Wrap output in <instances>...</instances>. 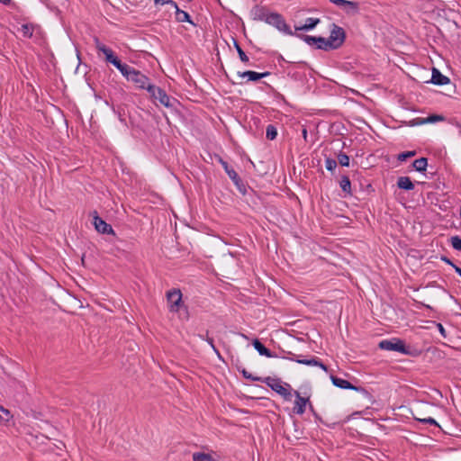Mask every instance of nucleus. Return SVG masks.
Returning a JSON list of instances; mask_svg holds the SVG:
<instances>
[{
	"label": "nucleus",
	"mask_w": 461,
	"mask_h": 461,
	"mask_svg": "<svg viewBox=\"0 0 461 461\" xmlns=\"http://www.w3.org/2000/svg\"><path fill=\"white\" fill-rule=\"evenodd\" d=\"M251 13L254 20L263 21L285 34L294 35V32L286 23L283 15L276 12H271L267 6L256 5L253 7Z\"/></svg>",
	"instance_id": "nucleus-1"
},
{
	"label": "nucleus",
	"mask_w": 461,
	"mask_h": 461,
	"mask_svg": "<svg viewBox=\"0 0 461 461\" xmlns=\"http://www.w3.org/2000/svg\"><path fill=\"white\" fill-rule=\"evenodd\" d=\"M269 386L276 393L280 394L285 401H290L292 398L291 386L288 384H285L286 387L282 384V382L278 378H272L270 376L262 377L261 381Z\"/></svg>",
	"instance_id": "nucleus-2"
},
{
	"label": "nucleus",
	"mask_w": 461,
	"mask_h": 461,
	"mask_svg": "<svg viewBox=\"0 0 461 461\" xmlns=\"http://www.w3.org/2000/svg\"><path fill=\"white\" fill-rule=\"evenodd\" d=\"M327 40L328 48H330V50H337L343 45L346 40V32L342 27L335 23H332L330 34L329 38H327Z\"/></svg>",
	"instance_id": "nucleus-3"
},
{
	"label": "nucleus",
	"mask_w": 461,
	"mask_h": 461,
	"mask_svg": "<svg viewBox=\"0 0 461 461\" xmlns=\"http://www.w3.org/2000/svg\"><path fill=\"white\" fill-rule=\"evenodd\" d=\"M327 40L328 48H330V50H337L343 45L346 40V32L342 27L335 23H332L330 34L329 38H327Z\"/></svg>",
	"instance_id": "nucleus-4"
},
{
	"label": "nucleus",
	"mask_w": 461,
	"mask_h": 461,
	"mask_svg": "<svg viewBox=\"0 0 461 461\" xmlns=\"http://www.w3.org/2000/svg\"><path fill=\"white\" fill-rule=\"evenodd\" d=\"M219 162L224 168L226 174L229 176V177L233 181L234 185H236L237 189L240 191V193L243 195H245L248 193V187L242 181V179L240 177L238 173L229 166L228 162L223 160L221 157H219Z\"/></svg>",
	"instance_id": "nucleus-5"
},
{
	"label": "nucleus",
	"mask_w": 461,
	"mask_h": 461,
	"mask_svg": "<svg viewBox=\"0 0 461 461\" xmlns=\"http://www.w3.org/2000/svg\"><path fill=\"white\" fill-rule=\"evenodd\" d=\"M287 355L291 357H283V358L289 359L291 361H295L298 364L305 365V366H319L323 371L328 372V366L317 357L312 356L310 358H303V356H295L292 352H285Z\"/></svg>",
	"instance_id": "nucleus-6"
},
{
	"label": "nucleus",
	"mask_w": 461,
	"mask_h": 461,
	"mask_svg": "<svg viewBox=\"0 0 461 461\" xmlns=\"http://www.w3.org/2000/svg\"><path fill=\"white\" fill-rule=\"evenodd\" d=\"M148 92L154 101H158L166 107H173L174 104L171 102V97L161 87L155 85L149 86Z\"/></svg>",
	"instance_id": "nucleus-7"
},
{
	"label": "nucleus",
	"mask_w": 461,
	"mask_h": 461,
	"mask_svg": "<svg viewBox=\"0 0 461 461\" xmlns=\"http://www.w3.org/2000/svg\"><path fill=\"white\" fill-rule=\"evenodd\" d=\"M379 348L384 350L396 351L403 354H408L409 350L403 340L400 339H384L379 342Z\"/></svg>",
	"instance_id": "nucleus-8"
},
{
	"label": "nucleus",
	"mask_w": 461,
	"mask_h": 461,
	"mask_svg": "<svg viewBox=\"0 0 461 461\" xmlns=\"http://www.w3.org/2000/svg\"><path fill=\"white\" fill-rule=\"evenodd\" d=\"M167 300L171 312L179 311L182 304V293L179 289H172L167 292Z\"/></svg>",
	"instance_id": "nucleus-9"
},
{
	"label": "nucleus",
	"mask_w": 461,
	"mask_h": 461,
	"mask_svg": "<svg viewBox=\"0 0 461 461\" xmlns=\"http://www.w3.org/2000/svg\"><path fill=\"white\" fill-rule=\"evenodd\" d=\"M128 81H131L132 83H134L136 87L140 89L148 90L149 86L153 85L149 82V78L146 75H144L140 70H137L135 68L131 71V74L128 78Z\"/></svg>",
	"instance_id": "nucleus-10"
},
{
	"label": "nucleus",
	"mask_w": 461,
	"mask_h": 461,
	"mask_svg": "<svg viewBox=\"0 0 461 461\" xmlns=\"http://www.w3.org/2000/svg\"><path fill=\"white\" fill-rule=\"evenodd\" d=\"M332 4L341 8L346 14L355 15L359 13V3L348 0H330Z\"/></svg>",
	"instance_id": "nucleus-11"
},
{
	"label": "nucleus",
	"mask_w": 461,
	"mask_h": 461,
	"mask_svg": "<svg viewBox=\"0 0 461 461\" xmlns=\"http://www.w3.org/2000/svg\"><path fill=\"white\" fill-rule=\"evenodd\" d=\"M95 41L96 50L105 56L106 62L111 63L113 66L119 62L120 59L115 55L112 49L100 42L98 38H95Z\"/></svg>",
	"instance_id": "nucleus-12"
},
{
	"label": "nucleus",
	"mask_w": 461,
	"mask_h": 461,
	"mask_svg": "<svg viewBox=\"0 0 461 461\" xmlns=\"http://www.w3.org/2000/svg\"><path fill=\"white\" fill-rule=\"evenodd\" d=\"M95 41L96 50L105 56L106 62L111 63L113 66L119 62L120 59L115 55L112 49L100 42L98 38H95Z\"/></svg>",
	"instance_id": "nucleus-13"
},
{
	"label": "nucleus",
	"mask_w": 461,
	"mask_h": 461,
	"mask_svg": "<svg viewBox=\"0 0 461 461\" xmlns=\"http://www.w3.org/2000/svg\"><path fill=\"white\" fill-rule=\"evenodd\" d=\"M95 41L96 50L105 56L106 62L111 63L113 66L119 62L120 59L115 55L112 49L100 42L98 38H95Z\"/></svg>",
	"instance_id": "nucleus-14"
},
{
	"label": "nucleus",
	"mask_w": 461,
	"mask_h": 461,
	"mask_svg": "<svg viewBox=\"0 0 461 461\" xmlns=\"http://www.w3.org/2000/svg\"><path fill=\"white\" fill-rule=\"evenodd\" d=\"M330 380L336 387L341 388V389H350L356 392H360L365 394H368V392L361 386H356L352 384L349 381L339 378L336 375H330Z\"/></svg>",
	"instance_id": "nucleus-15"
},
{
	"label": "nucleus",
	"mask_w": 461,
	"mask_h": 461,
	"mask_svg": "<svg viewBox=\"0 0 461 461\" xmlns=\"http://www.w3.org/2000/svg\"><path fill=\"white\" fill-rule=\"evenodd\" d=\"M93 223L95 225V230L102 234H114L113 227L106 223L101 217L98 216L96 211L94 212Z\"/></svg>",
	"instance_id": "nucleus-16"
},
{
	"label": "nucleus",
	"mask_w": 461,
	"mask_h": 461,
	"mask_svg": "<svg viewBox=\"0 0 461 461\" xmlns=\"http://www.w3.org/2000/svg\"><path fill=\"white\" fill-rule=\"evenodd\" d=\"M296 400L294 402V412L302 415L305 411L306 405L310 403L309 397H303L299 392L294 391Z\"/></svg>",
	"instance_id": "nucleus-17"
},
{
	"label": "nucleus",
	"mask_w": 461,
	"mask_h": 461,
	"mask_svg": "<svg viewBox=\"0 0 461 461\" xmlns=\"http://www.w3.org/2000/svg\"><path fill=\"white\" fill-rule=\"evenodd\" d=\"M238 75L240 77H248L249 81L257 82V81L269 76L270 72L266 71L263 73H258V72L252 71V70H247L244 72H238Z\"/></svg>",
	"instance_id": "nucleus-18"
},
{
	"label": "nucleus",
	"mask_w": 461,
	"mask_h": 461,
	"mask_svg": "<svg viewBox=\"0 0 461 461\" xmlns=\"http://www.w3.org/2000/svg\"><path fill=\"white\" fill-rule=\"evenodd\" d=\"M429 82L437 86H444L448 84L450 79L444 76L438 68H433L432 76Z\"/></svg>",
	"instance_id": "nucleus-19"
},
{
	"label": "nucleus",
	"mask_w": 461,
	"mask_h": 461,
	"mask_svg": "<svg viewBox=\"0 0 461 461\" xmlns=\"http://www.w3.org/2000/svg\"><path fill=\"white\" fill-rule=\"evenodd\" d=\"M252 345L254 348L259 353L261 356H265L267 357H276L277 356L273 353L270 349L266 348L264 344L258 339H255L252 341Z\"/></svg>",
	"instance_id": "nucleus-20"
},
{
	"label": "nucleus",
	"mask_w": 461,
	"mask_h": 461,
	"mask_svg": "<svg viewBox=\"0 0 461 461\" xmlns=\"http://www.w3.org/2000/svg\"><path fill=\"white\" fill-rule=\"evenodd\" d=\"M321 20L319 18L309 17L305 20V23L301 26H294L295 31H311L314 29Z\"/></svg>",
	"instance_id": "nucleus-21"
},
{
	"label": "nucleus",
	"mask_w": 461,
	"mask_h": 461,
	"mask_svg": "<svg viewBox=\"0 0 461 461\" xmlns=\"http://www.w3.org/2000/svg\"><path fill=\"white\" fill-rule=\"evenodd\" d=\"M397 187L404 191L414 189V184L409 176H400L397 179Z\"/></svg>",
	"instance_id": "nucleus-22"
},
{
	"label": "nucleus",
	"mask_w": 461,
	"mask_h": 461,
	"mask_svg": "<svg viewBox=\"0 0 461 461\" xmlns=\"http://www.w3.org/2000/svg\"><path fill=\"white\" fill-rule=\"evenodd\" d=\"M175 14H176V21L177 23H188L194 27L196 26V23H194V21L191 19L190 14L187 12L183 11L181 9H177V11L175 12Z\"/></svg>",
	"instance_id": "nucleus-23"
},
{
	"label": "nucleus",
	"mask_w": 461,
	"mask_h": 461,
	"mask_svg": "<svg viewBox=\"0 0 461 461\" xmlns=\"http://www.w3.org/2000/svg\"><path fill=\"white\" fill-rule=\"evenodd\" d=\"M114 67L122 73L124 77H126L127 80L130 77L131 71L134 69V68L122 62L121 59L117 64L114 65Z\"/></svg>",
	"instance_id": "nucleus-24"
},
{
	"label": "nucleus",
	"mask_w": 461,
	"mask_h": 461,
	"mask_svg": "<svg viewBox=\"0 0 461 461\" xmlns=\"http://www.w3.org/2000/svg\"><path fill=\"white\" fill-rule=\"evenodd\" d=\"M339 186L345 193V196L352 195L351 182L348 176H342L339 181Z\"/></svg>",
	"instance_id": "nucleus-25"
},
{
	"label": "nucleus",
	"mask_w": 461,
	"mask_h": 461,
	"mask_svg": "<svg viewBox=\"0 0 461 461\" xmlns=\"http://www.w3.org/2000/svg\"><path fill=\"white\" fill-rule=\"evenodd\" d=\"M39 25L35 23H24L22 25L21 32L23 33V36L28 39H31L33 35V32L36 28H38Z\"/></svg>",
	"instance_id": "nucleus-26"
},
{
	"label": "nucleus",
	"mask_w": 461,
	"mask_h": 461,
	"mask_svg": "<svg viewBox=\"0 0 461 461\" xmlns=\"http://www.w3.org/2000/svg\"><path fill=\"white\" fill-rule=\"evenodd\" d=\"M428 166V159L426 158H420L415 159L412 162V167L417 170L418 172H423L426 170V167Z\"/></svg>",
	"instance_id": "nucleus-27"
},
{
	"label": "nucleus",
	"mask_w": 461,
	"mask_h": 461,
	"mask_svg": "<svg viewBox=\"0 0 461 461\" xmlns=\"http://www.w3.org/2000/svg\"><path fill=\"white\" fill-rule=\"evenodd\" d=\"M13 418L10 411L0 405V422L7 425L10 420Z\"/></svg>",
	"instance_id": "nucleus-28"
},
{
	"label": "nucleus",
	"mask_w": 461,
	"mask_h": 461,
	"mask_svg": "<svg viewBox=\"0 0 461 461\" xmlns=\"http://www.w3.org/2000/svg\"><path fill=\"white\" fill-rule=\"evenodd\" d=\"M232 41H233L234 48L236 49V50L239 54L240 59L244 63H248L249 61L248 55L243 51V50L241 49L240 43L238 42V41L236 39L232 38Z\"/></svg>",
	"instance_id": "nucleus-29"
},
{
	"label": "nucleus",
	"mask_w": 461,
	"mask_h": 461,
	"mask_svg": "<svg viewBox=\"0 0 461 461\" xmlns=\"http://www.w3.org/2000/svg\"><path fill=\"white\" fill-rule=\"evenodd\" d=\"M238 370L242 374V376L245 379L253 381V382H260L261 378L260 376L253 375L251 373L248 372L246 368L241 367L240 366H237Z\"/></svg>",
	"instance_id": "nucleus-30"
},
{
	"label": "nucleus",
	"mask_w": 461,
	"mask_h": 461,
	"mask_svg": "<svg viewBox=\"0 0 461 461\" xmlns=\"http://www.w3.org/2000/svg\"><path fill=\"white\" fill-rule=\"evenodd\" d=\"M277 136V130L275 125L268 124L266 129V138L269 140H274Z\"/></svg>",
	"instance_id": "nucleus-31"
},
{
	"label": "nucleus",
	"mask_w": 461,
	"mask_h": 461,
	"mask_svg": "<svg viewBox=\"0 0 461 461\" xmlns=\"http://www.w3.org/2000/svg\"><path fill=\"white\" fill-rule=\"evenodd\" d=\"M413 418H414L415 420H417V421H419L420 423L429 424V425H433L435 427L440 428L439 424L436 421V420H434L431 417L420 418V417H417V416L413 415Z\"/></svg>",
	"instance_id": "nucleus-32"
},
{
	"label": "nucleus",
	"mask_w": 461,
	"mask_h": 461,
	"mask_svg": "<svg viewBox=\"0 0 461 461\" xmlns=\"http://www.w3.org/2000/svg\"><path fill=\"white\" fill-rule=\"evenodd\" d=\"M193 461H214L210 454L196 452L193 454Z\"/></svg>",
	"instance_id": "nucleus-33"
},
{
	"label": "nucleus",
	"mask_w": 461,
	"mask_h": 461,
	"mask_svg": "<svg viewBox=\"0 0 461 461\" xmlns=\"http://www.w3.org/2000/svg\"><path fill=\"white\" fill-rule=\"evenodd\" d=\"M298 38L303 40L308 45L313 46L317 44V36H311L305 34H295Z\"/></svg>",
	"instance_id": "nucleus-34"
},
{
	"label": "nucleus",
	"mask_w": 461,
	"mask_h": 461,
	"mask_svg": "<svg viewBox=\"0 0 461 461\" xmlns=\"http://www.w3.org/2000/svg\"><path fill=\"white\" fill-rule=\"evenodd\" d=\"M316 48L318 50H330V48H328V40L324 37L319 36L317 39V44Z\"/></svg>",
	"instance_id": "nucleus-35"
},
{
	"label": "nucleus",
	"mask_w": 461,
	"mask_h": 461,
	"mask_svg": "<svg viewBox=\"0 0 461 461\" xmlns=\"http://www.w3.org/2000/svg\"><path fill=\"white\" fill-rule=\"evenodd\" d=\"M338 161L342 167H349V157L344 152L338 155Z\"/></svg>",
	"instance_id": "nucleus-36"
},
{
	"label": "nucleus",
	"mask_w": 461,
	"mask_h": 461,
	"mask_svg": "<svg viewBox=\"0 0 461 461\" xmlns=\"http://www.w3.org/2000/svg\"><path fill=\"white\" fill-rule=\"evenodd\" d=\"M415 155H416V151L415 150L404 151V152H402V153L398 154L397 159L399 161L402 162V161L407 160L410 158L414 157Z\"/></svg>",
	"instance_id": "nucleus-37"
},
{
	"label": "nucleus",
	"mask_w": 461,
	"mask_h": 461,
	"mask_svg": "<svg viewBox=\"0 0 461 461\" xmlns=\"http://www.w3.org/2000/svg\"><path fill=\"white\" fill-rule=\"evenodd\" d=\"M445 121V117L440 114H431L428 117H426V123H435L438 122H443Z\"/></svg>",
	"instance_id": "nucleus-38"
},
{
	"label": "nucleus",
	"mask_w": 461,
	"mask_h": 461,
	"mask_svg": "<svg viewBox=\"0 0 461 461\" xmlns=\"http://www.w3.org/2000/svg\"><path fill=\"white\" fill-rule=\"evenodd\" d=\"M325 167L328 171L333 172L337 167V161L331 158H326Z\"/></svg>",
	"instance_id": "nucleus-39"
},
{
	"label": "nucleus",
	"mask_w": 461,
	"mask_h": 461,
	"mask_svg": "<svg viewBox=\"0 0 461 461\" xmlns=\"http://www.w3.org/2000/svg\"><path fill=\"white\" fill-rule=\"evenodd\" d=\"M209 331L207 330L206 331V336L203 337V336H200L202 339H204L207 341V343L211 346V348H212V350L220 357V352L219 350L217 349V348L215 347L214 345V342H213V339L209 337L208 335Z\"/></svg>",
	"instance_id": "nucleus-40"
},
{
	"label": "nucleus",
	"mask_w": 461,
	"mask_h": 461,
	"mask_svg": "<svg viewBox=\"0 0 461 461\" xmlns=\"http://www.w3.org/2000/svg\"><path fill=\"white\" fill-rule=\"evenodd\" d=\"M450 241L454 249L461 251V238L459 236L451 237Z\"/></svg>",
	"instance_id": "nucleus-41"
},
{
	"label": "nucleus",
	"mask_w": 461,
	"mask_h": 461,
	"mask_svg": "<svg viewBox=\"0 0 461 461\" xmlns=\"http://www.w3.org/2000/svg\"><path fill=\"white\" fill-rule=\"evenodd\" d=\"M408 126H418V125H423V124H427L426 123V118H420V117H418V118H415V119H412L411 121H410L409 122L406 123Z\"/></svg>",
	"instance_id": "nucleus-42"
},
{
	"label": "nucleus",
	"mask_w": 461,
	"mask_h": 461,
	"mask_svg": "<svg viewBox=\"0 0 461 461\" xmlns=\"http://www.w3.org/2000/svg\"><path fill=\"white\" fill-rule=\"evenodd\" d=\"M113 111L118 114L119 120L126 125V120L124 117V109L122 107H119L117 111L113 109Z\"/></svg>",
	"instance_id": "nucleus-43"
},
{
	"label": "nucleus",
	"mask_w": 461,
	"mask_h": 461,
	"mask_svg": "<svg viewBox=\"0 0 461 461\" xmlns=\"http://www.w3.org/2000/svg\"><path fill=\"white\" fill-rule=\"evenodd\" d=\"M434 323L436 324V326H437L439 333L441 334V336L443 338H447V331H446L445 328L443 327V325L441 323H436L435 321H434Z\"/></svg>",
	"instance_id": "nucleus-44"
},
{
	"label": "nucleus",
	"mask_w": 461,
	"mask_h": 461,
	"mask_svg": "<svg viewBox=\"0 0 461 461\" xmlns=\"http://www.w3.org/2000/svg\"><path fill=\"white\" fill-rule=\"evenodd\" d=\"M0 3H2L5 5L11 6L13 8L18 9L19 7L16 5L15 3H14L12 0H0Z\"/></svg>",
	"instance_id": "nucleus-45"
},
{
	"label": "nucleus",
	"mask_w": 461,
	"mask_h": 461,
	"mask_svg": "<svg viewBox=\"0 0 461 461\" xmlns=\"http://www.w3.org/2000/svg\"><path fill=\"white\" fill-rule=\"evenodd\" d=\"M167 5H170L171 7H173V8L175 9V12H176V11H177V9H180V8L178 7L177 4H176L175 1H173V0H167Z\"/></svg>",
	"instance_id": "nucleus-46"
},
{
	"label": "nucleus",
	"mask_w": 461,
	"mask_h": 461,
	"mask_svg": "<svg viewBox=\"0 0 461 461\" xmlns=\"http://www.w3.org/2000/svg\"><path fill=\"white\" fill-rule=\"evenodd\" d=\"M452 123L456 127L458 128L459 130V134L461 136V123L459 122H457L456 120H453L452 121Z\"/></svg>",
	"instance_id": "nucleus-47"
},
{
	"label": "nucleus",
	"mask_w": 461,
	"mask_h": 461,
	"mask_svg": "<svg viewBox=\"0 0 461 461\" xmlns=\"http://www.w3.org/2000/svg\"><path fill=\"white\" fill-rule=\"evenodd\" d=\"M441 260L446 262L447 264L450 265L453 267V265H455L449 258H447V257H442L441 258Z\"/></svg>",
	"instance_id": "nucleus-48"
},
{
	"label": "nucleus",
	"mask_w": 461,
	"mask_h": 461,
	"mask_svg": "<svg viewBox=\"0 0 461 461\" xmlns=\"http://www.w3.org/2000/svg\"><path fill=\"white\" fill-rule=\"evenodd\" d=\"M453 268L455 269V272L461 276V267H457L456 265H453Z\"/></svg>",
	"instance_id": "nucleus-49"
},
{
	"label": "nucleus",
	"mask_w": 461,
	"mask_h": 461,
	"mask_svg": "<svg viewBox=\"0 0 461 461\" xmlns=\"http://www.w3.org/2000/svg\"><path fill=\"white\" fill-rule=\"evenodd\" d=\"M167 0H154L155 5H167Z\"/></svg>",
	"instance_id": "nucleus-50"
},
{
	"label": "nucleus",
	"mask_w": 461,
	"mask_h": 461,
	"mask_svg": "<svg viewBox=\"0 0 461 461\" xmlns=\"http://www.w3.org/2000/svg\"><path fill=\"white\" fill-rule=\"evenodd\" d=\"M308 404H309L310 411H312L315 414V411H314L312 402H310V403H308Z\"/></svg>",
	"instance_id": "nucleus-51"
},
{
	"label": "nucleus",
	"mask_w": 461,
	"mask_h": 461,
	"mask_svg": "<svg viewBox=\"0 0 461 461\" xmlns=\"http://www.w3.org/2000/svg\"><path fill=\"white\" fill-rule=\"evenodd\" d=\"M303 136L304 139H306V137H307V130L306 129L303 130Z\"/></svg>",
	"instance_id": "nucleus-52"
},
{
	"label": "nucleus",
	"mask_w": 461,
	"mask_h": 461,
	"mask_svg": "<svg viewBox=\"0 0 461 461\" xmlns=\"http://www.w3.org/2000/svg\"><path fill=\"white\" fill-rule=\"evenodd\" d=\"M367 188H368V189H371L372 191H374V189L372 188V185H371L370 184H369V185H367Z\"/></svg>",
	"instance_id": "nucleus-53"
},
{
	"label": "nucleus",
	"mask_w": 461,
	"mask_h": 461,
	"mask_svg": "<svg viewBox=\"0 0 461 461\" xmlns=\"http://www.w3.org/2000/svg\"><path fill=\"white\" fill-rule=\"evenodd\" d=\"M241 336H242L243 338H245V339H248V337H247L246 335H244V334H241Z\"/></svg>",
	"instance_id": "nucleus-54"
},
{
	"label": "nucleus",
	"mask_w": 461,
	"mask_h": 461,
	"mask_svg": "<svg viewBox=\"0 0 461 461\" xmlns=\"http://www.w3.org/2000/svg\"><path fill=\"white\" fill-rule=\"evenodd\" d=\"M460 217H461V206H460Z\"/></svg>",
	"instance_id": "nucleus-55"
}]
</instances>
